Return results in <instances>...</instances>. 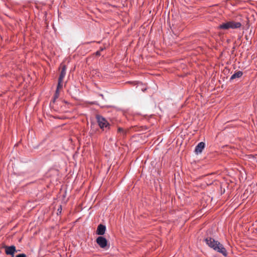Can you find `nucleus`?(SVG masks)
I'll use <instances>...</instances> for the list:
<instances>
[{"label":"nucleus","mask_w":257,"mask_h":257,"mask_svg":"<svg viewBox=\"0 0 257 257\" xmlns=\"http://www.w3.org/2000/svg\"><path fill=\"white\" fill-rule=\"evenodd\" d=\"M206 244L217 252L221 253L223 256L227 255V251L223 245L220 242L215 240L214 238L207 237L204 239Z\"/></svg>","instance_id":"f257e3e1"},{"label":"nucleus","mask_w":257,"mask_h":257,"mask_svg":"<svg viewBox=\"0 0 257 257\" xmlns=\"http://www.w3.org/2000/svg\"><path fill=\"white\" fill-rule=\"evenodd\" d=\"M242 24L240 22L230 21L220 25L218 28L222 30L235 29L240 28Z\"/></svg>","instance_id":"f03ea898"},{"label":"nucleus","mask_w":257,"mask_h":257,"mask_svg":"<svg viewBox=\"0 0 257 257\" xmlns=\"http://www.w3.org/2000/svg\"><path fill=\"white\" fill-rule=\"evenodd\" d=\"M96 120L101 130L103 131L109 130L110 125L104 117L97 115Z\"/></svg>","instance_id":"7ed1b4c3"},{"label":"nucleus","mask_w":257,"mask_h":257,"mask_svg":"<svg viewBox=\"0 0 257 257\" xmlns=\"http://www.w3.org/2000/svg\"><path fill=\"white\" fill-rule=\"evenodd\" d=\"M3 247L5 248V252L7 255H14L15 252H18L16 246L14 245H4Z\"/></svg>","instance_id":"20e7f679"},{"label":"nucleus","mask_w":257,"mask_h":257,"mask_svg":"<svg viewBox=\"0 0 257 257\" xmlns=\"http://www.w3.org/2000/svg\"><path fill=\"white\" fill-rule=\"evenodd\" d=\"M96 241L99 246L102 248H104L107 246V241L106 239L103 236H98L96 238Z\"/></svg>","instance_id":"39448f33"},{"label":"nucleus","mask_w":257,"mask_h":257,"mask_svg":"<svg viewBox=\"0 0 257 257\" xmlns=\"http://www.w3.org/2000/svg\"><path fill=\"white\" fill-rule=\"evenodd\" d=\"M105 231L106 226L104 225L100 224L97 226L96 234L98 235H102L105 233Z\"/></svg>","instance_id":"423d86ee"},{"label":"nucleus","mask_w":257,"mask_h":257,"mask_svg":"<svg viewBox=\"0 0 257 257\" xmlns=\"http://www.w3.org/2000/svg\"><path fill=\"white\" fill-rule=\"evenodd\" d=\"M205 143L204 142H200L195 147V152L196 154L202 153L203 150L205 148Z\"/></svg>","instance_id":"0eeeda50"},{"label":"nucleus","mask_w":257,"mask_h":257,"mask_svg":"<svg viewBox=\"0 0 257 257\" xmlns=\"http://www.w3.org/2000/svg\"><path fill=\"white\" fill-rule=\"evenodd\" d=\"M243 75V73L241 71H238L234 73L230 78L229 80L231 81L235 78H239L241 77Z\"/></svg>","instance_id":"6e6552de"},{"label":"nucleus","mask_w":257,"mask_h":257,"mask_svg":"<svg viewBox=\"0 0 257 257\" xmlns=\"http://www.w3.org/2000/svg\"><path fill=\"white\" fill-rule=\"evenodd\" d=\"M66 67L65 66H63L61 69L60 74L59 75V79H58L60 80V81H63L64 78L65 77V76L66 75Z\"/></svg>","instance_id":"1a4fd4ad"},{"label":"nucleus","mask_w":257,"mask_h":257,"mask_svg":"<svg viewBox=\"0 0 257 257\" xmlns=\"http://www.w3.org/2000/svg\"><path fill=\"white\" fill-rule=\"evenodd\" d=\"M63 81H60L59 79H58V85H57V89L56 90H59V89L62 88V82Z\"/></svg>","instance_id":"9d476101"},{"label":"nucleus","mask_w":257,"mask_h":257,"mask_svg":"<svg viewBox=\"0 0 257 257\" xmlns=\"http://www.w3.org/2000/svg\"><path fill=\"white\" fill-rule=\"evenodd\" d=\"M59 91L58 90H56V92H55V95L54 96V102L55 101V100L58 98L59 97Z\"/></svg>","instance_id":"9b49d317"},{"label":"nucleus","mask_w":257,"mask_h":257,"mask_svg":"<svg viewBox=\"0 0 257 257\" xmlns=\"http://www.w3.org/2000/svg\"><path fill=\"white\" fill-rule=\"evenodd\" d=\"M117 131L118 133H120V134H122L123 135H125V132L121 127H118Z\"/></svg>","instance_id":"f8f14e48"},{"label":"nucleus","mask_w":257,"mask_h":257,"mask_svg":"<svg viewBox=\"0 0 257 257\" xmlns=\"http://www.w3.org/2000/svg\"><path fill=\"white\" fill-rule=\"evenodd\" d=\"M16 257H27L26 255L24 253H21L18 254L16 256Z\"/></svg>","instance_id":"ddd939ff"},{"label":"nucleus","mask_w":257,"mask_h":257,"mask_svg":"<svg viewBox=\"0 0 257 257\" xmlns=\"http://www.w3.org/2000/svg\"><path fill=\"white\" fill-rule=\"evenodd\" d=\"M61 210H62V207H61V206H60V207L58 209V211H59L60 213H61Z\"/></svg>","instance_id":"4468645a"},{"label":"nucleus","mask_w":257,"mask_h":257,"mask_svg":"<svg viewBox=\"0 0 257 257\" xmlns=\"http://www.w3.org/2000/svg\"><path fill=\"white\" fill-rule=\"evenodd\" d=\"M96 55H100V52H99V51H97V52H96Z\"/></svg>","instance_id":"2eb2a0df"},{"label":"nucleus","mask_w":257,"mask_h":257,"mask_svg":"<svg viewBox=\"0 0 257 257\" xmlns=\"http://www.w3.org/2000/svg\"><path fill=\"white\" fill-rule=\"evenodd\" d=\"M100 96L101 97H102V98H103V94H100Z\"/></svg>","instance_id":"dca6fc26"},{"label":"nucleus","mask_w":257,"mask_h":257,"mask_svg":"<svg viewBox=\"0 0 257 257\" xmlns=\"http://www.w3.org/2000/svg\"><path fill=\"white\" fill-rule=\"evenodd\" d=\"M11 257H14V255H11Z\"/></svg>","instance_id":"f3484780"}]
</instances>
